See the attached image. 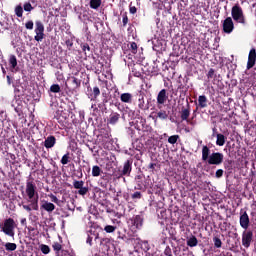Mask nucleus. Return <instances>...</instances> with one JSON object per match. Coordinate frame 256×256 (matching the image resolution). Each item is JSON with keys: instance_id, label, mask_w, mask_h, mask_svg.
Segmentation results:
<instances>
[{"instance_id": "obj_32", "label": "nucleus", "mask_w": 256, "mask_h": 256, "mask_svg": "<svg viewBox=\"0 0 256 256\" xmlns=\"http://www.w3.org/2000/svg\"><path fill=\"white\" fill-rule=\"evenodd\" d=\"M83 185H85V182H83V181L76 180L73 183L74 189H81V188H83Z\"/></svg>"}, {"instance_id": "obj_31", "label": "nucleus", "mask_w": 256, "mask_h": 256, "mask_svg": "<svg viewBox=\"0 0 256 256\" xmlns=\"http://www.w3.org/2000/svg\"><path fill=\"white\" fill-rule=\"evenodd\" d=\"M51 93H59L61 91V86L54 84L50 87Z\"/></svg>"}, {"instance_id": "obj_23", "label": "nucleus", "mask_w": 256, "mask_h": 256, "mask_svg": "<svg viewBox=\"0 0 256 256\" xmlns=\"http://www.w3.org/2000/svg\"><path fill=\"white\" fill-rule=\"evenodd\" d=\"M138 107L139 109H145V96L143 94L138 96Z\"/></svg>"}, {"instance_id": "obj_8", "label": "nucleus", "mask_w": 256, "mask_h": 256, "mask_svg": "<svg viewBox=\"0 0 256 256\" xmlns=\"http://www.w3.org/2000/svg\"><path fill=\"white\" fill-rule=\"evenodd\" d=\"M206 162H208V165H221V163H223V154L219 152H213Z\"/></svg>"}, {"instance_id": "obj_2", "label": "nucleus", "mask_w": 256, "mask_h": 256, "mask_svg": "<svg viewBox=\"0 0 256 256\" xmlns=\"http://www.w3.org/2000/svg\"><path fill=\"white\" fill-rule=\"evenodd\" d=\"M231 16L235 23H240L241 25H245V23H247L245 14L243 13V8H241L239 4H235L232 7Z\"/></svg>"}, {"instance_id": "obj_24", "label": "nucleus", "mask_w": 256, "mask_h": 256, "mask_svg": "<svg viewBox=\"0 0 256 256\" xmlns=\"http://www.w3.org/2000/svg\"><path fill=\"white\" fill-rule=\"evenodd\" d=\"M91 9H98L101 7V0H90Z\"/></svg>"}, {"instance_id": "obj_38", "label": "nucleus", "mask_w": 256, "mask_h": 256, "mask_svg": "<svg viewBox=\"0 0 256 256\" xmlns=\"http://www.w3.org/2000/svg\"><path fill=\"white\" fill-rule=\"evenodd\" d=\"M88 191H89V188L82 186V188L79 189L78 193L79 195H87Z\"/></svg>"}, {"instance_id": "obj_26", "label": "nucleus", "mask_w": 256, "mask_h": 256, "mask_svg": "<svg viewBox=\"0 0 256 256\" xmlns=\"http://www.w3.org/2000/svg\"><path fill=\"white\" fill-rule=\"evenodd\" d=\"M92 175L93 177H99L101 175V168L99 166H93Z\"/></svg>"}, {"instance_id": "obj_5", "label": "nucleus", "mask_w": 256, "mask_h": 256, "mask_svg": "<svg viewBox=\"0 0 256 256\" xmlns=\"http://www.w3.org/2000/svg\"><path fill=\"white\" fill-rule=\"evenodd\" d=\"M35 41L41 42L43 39H45V26L43 25V22L37 20L35 22Z\"/></svg>"}, {"instance_id": "obj_47", "label": "nucleus", "mask_w": 256, "mask_h": 256, "mask_svg": "<svg viewBox=\"0 0 256 256\" xmlns=\"http://www.w3.org/2000/svg\"><path fill=\"white\" fill-rule=\"evenodd\" d=\"M130 13H131L132 15H135V13H137V8H135V6L130 7Z\"/></svg>"}, {"instance_id": "obj_15", "label": "nucleus", "mask_w": 256, "mask_h": 256, "mask_svg": "<svg viewBox=\"0 0 256 256\" xmlns=\"http://www.w3.org/2000/svg\"><path fill=\"white\" fill-rule=\"evenodd\" d=\"M55 143H56L55 136H49L44 141V147H46V149H51L55 147Z\"/></svg>"}, {"instance_id": "obj_28", "label": "nucleus", "mask_w": 256, "mask_h": 256, "mask_svg": "<svg viewBox=\"0 0 256 256\" xmlns=\"http://www.w3.org/2000/svg\"><path fill=\"white\" fill-rule=\"evenodd\" d=\"M15 15L17 17H23V6L18 5L15 7Z\"/></svg>"}, {"instance_id": "obj_12", "label": "nucleus", "mask_w": 256, "mask_h": 256, "mask_svg": "<svg viewBox=\"0 0 256 256\" xmlns=\"http://www.w3.org/2000/svg\"><path fill=\"white\" fill-rule=\"evenodd\" d=\"M240 227H242V229H249V215L247 212H244L240 216Z\"/></svg>"}, {"instance_id": "obj_53", "label": "nucleus", "mask_w": 256, "mask_h": 256, "mask_svg": "<svg viewBox=\"0 0 256 256\" xmlns=\"http://www.w3.org/2000/svg\"><path fill=\"white\" fill-rule=\"evenodd\" d=\"M8 85H11V76H6Z\"/></svg>"}, {"instance_id": "obj_29", "label": "nucleus", "mask_w": 256, "mask_h": 256, "mask_svg": "<svg viewBox=\"0 0 256 256\" xmlns=\"http://www.w3.org/2000/svg\"><path fill=\"white\" fill-rule=\"evenodd\" d=\"M71 81H72L74 89H78V87H81V80H79L75 77H72Z\"/></svg>"}, {"instance_id": "obj_36", "label": "nucleus", "mask_w": 256, "mask_h": 256, "mask_svg": "<svg viewBox=\"0 0 256 256\" xmlns=\"http://www.w3.org/2000/svg\"><path fill=\"white\" fill-rule=\"evenodd\" d=\"M157 117L159 119H167V117H169V115L165 111H160V112L157 113Z\"/></svg>"}, {"instance_id": "obj_54", "label": "nucleus", "mask_w": 256, "mask_h": 256, "mask_svg": "<svg viewBox=\"0 0 256 256\" xmlns=\"http://www.w3.org/2000/svg\"><path fill=\"white\" fill-rule=\"evenodd\" d=\"M213 73H214V71H213V69H211V70L208 72L209 77H211V75H213Z\"/></svg>"}, {"instance_id": "obj_55", "label": "nucleus", "mask_w": 256, "mask_h": 256, "mask_svg": "<svg viewBox=\"0 0 256 256\" xmlns=\"http://www.w3.org/2000/svg\"><path fill=\"white\" fill-rule=\"evenodd\" d=\"M2 73L3 75H5L7 73V71L5 70V68L2 66Z\"/></svg>"}, {"instance_id": "obj_21", "label": "nucleus", "mask_w": 256, "mask_h": 256, "mask_svg": "<svg viewBox=\"0 0 256 256\" xmlns=\"http://www.w3.org/2000/svg\"><path fill=\"white\" fill-rule=\"evenodd\" d=\"M190 115H191V110H189V105H188V108L182 109V113H181L182 121H187Z\"/></svg>"}, {"instance_id": "obj_14", "label": "nucleus", "mask_w": 256, "mask_h": 256, "mask_svg": "<svg viewBox=\"0 0 256 256\" xmlns=\"http://www.w3.org/2000/svg\"><path fill=\"white\" fill-rule=\"evenodd\" d=\"M165 101H167V90L162 89L157 96V103L158 105L165 104Z\"/></svg>"}, {"instance_id": "obj_4", "label": "nucleus", "mask_w": 256, "mask_h": 256, "mask_svg": "<svg viewBox=\"0 0 256 256\" xmlns=\"http://www.w3.org/2000/svg\"><path fill=\"white\" fill-rule=\"evenodd\" d=\"M128 225L134 233L139 231V229L143 227V217H141V215L133 216L128 220Z\"/></svg>"}, {"instance_id": "obj_3", "label": "nucleus", "mask_w": 256, "mask_h": 256, "mask_svg": "<svg viewBox=\"0 0 256 256\" xmlns=\"http://www.w3.org/2000/svg\"><path fill=\"white\" fill-rule=\"evenodd\" d=\"M15 220L13 218L5 219L1 228V232L8 237H15Z\"/></svg>"}, {"instance_id": "obj_45", "label": "nucleus", "mask_w": 256, "mask_h": 256, "mask_svg": "<svg viewBox=\"0 0 256 256\" xmlns=\"http://www.w3.org/2000/svg\"><path fill=\"white\" fill-rule=\"evenodd\" d=\"M82 49H83L84 52L91 51V48L89 47V44H84L82 46Z\"/></svg>"}, {"instance_id": "obj_44", "label": "nucleus", "mask_w": 256, "mask_h": 256, "mask_svg": "<svg viewBox=\"0 0 256 256\" xmlns=\"http://www.w3.org/2000/svg\"><path fill=\"white\" fill-rule=\"evenodd\" d=\"M133 199H141V192H135L133 195H132Z\"/></svg>"}, {"instance_id": "obj_20", "label": "nucleus", "mask_w": 256, "mask_h": 256, "mask_svg": "<svg viewBox=\"0 0 256 256\" xmlns=\"http://www.w3.org/2000/svg\"><path fill=\"white\" fill-rule=\"evenodd\" d=\"M129 173H131V162L129 160H127L124 163V167L122 170V175H129Z\"/></svg>"}, {"instance_id": "obj_9", "label": "nucleus", "mask_w": 256, "mask_h": 256, "mask_svg": "<svg viewBox=\"0 0 256 256\" xmlns=\"http://www.w3.org/2000/svg\"><path fill=\"white\" fill-rule=\"evenodd\" d=\"M256 63V50L252 48L248 55L247 69H253Z\"/></svg>"}, {"instance_id": "obj_6", "label": "nucleus", "mask_w": 256, "mask_h": 256, "mask_svg": "<svg viewBox=\"0 0 256 256\" xmlns=\"http://www.w3.org/2000/svg\"><path fill=\"white\" fill-rule=\"evenodd\" d=\"M222 28L227 35H231V32L235 30V23L233 22V18L227 17L222 22Z\"/></svg>"}, {"instance_id": "obj_1", "label": "nucleus", "mask_w": 256, "mask_h": 256, "mask_svg": "<svg viewBox=\"0 0 256 256\" xmlns=\"http://www.w3.org/2000/svg\"><path fill=\"white\" fill-rule=\"evenodd\" d=\"M25 193L30 204H22V208L25 211H28V213H31V211H39V193L37 192V186L35 183L28 181L26 183Z\"/></svg>"}, {"instance_id": "obj_52", "label": "nucleus", "mask_w": 256, "mask_h": 256, "mask_svg": "<svg viewBox=\"0 0 256 256\" xmlns=\"http://www.w3.org/2000/svg\"><path fill=\"white\" fill-rule=\"evenodd\" d=\"M156 165H157V164H155V163L149 164V169H155Z\"/></svg>"}, {"instance_id": "obj_41", "label": "nucleus", "mask_w": 256, "mask_h": 256, "mask_svg": "<svg viewBox=\"0 0 256 256\" xmlns=\"http://www.w3.org/2000/svg\"><path fill=\"white\" fill-rule=\"evenodd\" d=\"M33 21H28V22H26V24H25V27H26V29H29L30 31L31 30H33Z\"/></svg>"}, {"instance_id": "obj_43", "label": "nucleus", "mask_w": 256, "mask_h": 256, "mask_svg": "<svg viewBox=\"0 0 256 256\" xmlns=\"http://www.w3.org/2000/svg\"><path fill=\"white\" fill-rule=\"evenodd\" d=\"M216 177L219 179L221 177H223V169H218L216 171Z\"/></svg>"}, {"instance_id": "obj_11", "label": "nucleus", "mask_w": 256, "mask_h": 256, "mask_svg": "<svg viewBox=\"0 0 256 256\" xmlns=\"http://www.w3.org/2000/svg\"><path fill=\"white\" fill-rule=\"evenodd\" d=\"M9 66L12 73H17L19 67H17V57L15 55H10L9 57Z\"/></svg>"}, {"instance_id": "obj_42", "label": "nucleus", "mask_w": 256, "mask_h": 256, "mask_svg": "<svg viewBox=\"0 0 256 256\" xmlns=\"http://www.w3.org/2000/svg\"><path fill=\"white\" fill-rule=\"evenodd\" d=\"M49 197H50L52 203H59V198H57V196L50 194Z\"/></svg>"}, {"instance_id": "obj_13", "label": "nucleus", "mask_w": 256, "mask_h": 256, "mask_svg": "<svg viewBox=\"0 0 256 256\" xmlns=\"http://www.w3.org/2000/svg\"><path fill=\"white\" fill-rule=\"evenodd\" d=\"M121 115L117 112H113L110 114L109 118L107 119V124L108 125H117L119 122Z\"/></svg>"}, {"instance_id": "obj_33", "label": "nucleus", "mask_w": 256, "mask_h": 256, "mask_svg": "<svg viewBox=\"0 0 256 256\" xmlns=\"http://www.w3.org/2000/svg\"><path fill=\"white\" fill-rule=\"evenodd\" d=\"M115 229H117V227L111 226V225H107V226H105L104 231L106 233H114Z\"/></svg>"}, {"instance_id": "obj_56", "label": "nucleus", "mask_w": 256, "mask_h": 256, "mask_svg": "<svg viewBox=\"0 0 256 256\" xmlns=\"http://www.w3.org/2000/svg\"><path fill=\"white\" fill-rule=\"evenodd\" d=\"M14 91H15V93H17V91H19V89H17V86H14Z\"/></svg>"}, {"instance_id": "obj_18", "label": "nucleus", "mask_w": 256, "mask_h": 256, "mask_svg": "<svg viewBox=\"0 0 256 256\" xmlns=\"http://www.w3.org/2000/svg\"><path fill=\"white\" fill-rule=\"evenodd\" d=\"M225 141H227V137H225V135L223 134L216 135V145H218V147H223V145H225Z\"/></svg>"}, {"instance_id": "obj_49", "label": "nucleus", "mask_w": 256, "mask_h": 256, "mask_svg": "<svg viewBox=\"0 0 256 256\" xmlns=\"http://www.w3.org/2000/svg\"><path fill=\"white\" fill-rule=\"evenodd\" d=\"M131 49H133V51H137V43L133 42L131 44Z\"/></svg>"}, {"instance_id": "obj_25", "label": "nucleus", "mask_w": 256, "mask_h": 256, "mask_svg": "<svg viewBox=\"0 0 256 256\" xmlns=\"http://www.w3.org/2000/svg\"><path fill=\"white\" fill-rule=\"evenodd\" d=\"M5 249H6V251H15L17 249V244L11 243V242H7L5 244Z\"/></svg>"}, {"instance_id": "obj_19", "label": "nucleus", "mask_w": 256, "mask_h": 256, "mask_svg": "<svg viewBox=\"0 0 256 256\" xmlns=\"http://www.w3.org/2000/svg\"><path fill=\"white\" fill-rule=\"evenodd\" d=\"M198 105L201 109H205L207 107V96L201 95L198 97Z\"/></svg>"}, {"instance_id": "obj_50", "label": "nucleus", "mask_w": 256, "mask_h": 256, "mask_svg": "<svg viewBox=\"0 0 256 256\" xmlns=\"http://www.w3.org/2000/svg\"><path fill=\"white\" fill-rule=\"evenodd\" d=\"M123 24L127 25V23L129 22V19L127 18V16L123 17Z\"/></svg>"}, {"instance_id": "obj_48", "label": "nucleus", "mask_w": 256, "mask_h": 256, "mask_svg": "<svg viewBox=\"0 0 256 256\" xmlns=\"http://www.w3.org/2000/svg\"><path fill=\"white\" fill-rule=\"evenodd\" d=\"M86 243H88V245H93V238H91L90 236H88Z\"/></svg>"}, {"instance_id": "obj_7", "label": "nucleus", "mask_w": 256, "mask_h": 256, "mask_svg": "<svg viewBox=\"0 0 256 256\" xmlns=\"http://www.w3.org/2000/svg\"><path fill=\"white\" fill-rule=\"evenodd\" d=\"M252 241H253V231H251V230L244 231L242 233V245H243V247H245L246 249H249V247H251Z\"/></svg>"}, {"instance_id": "obj_46", "label": "nucleus", "mask_w": 256, "mask_h": 256, "mask_svg": "<svg viewBox=\"0 0 256 256\" xmlns=\"http://www.w3.org/2000/svg\"><path fill=\"white\" fill-rule=\"evenodd\" d=\"M164 255H166V256H172V254H171V248H166L165 251H164Z\"/></svg>"}, {"instance_id": "obj_16", "label": "nucleus", "mask_w": 256, "mask_h": 256, "mask_svg": "<svg viewBox=\"0 0 256 256\" xmlns=\"http://www.w3.org/2000/svg\"><path fill=\"white\" fill-rule=\"evenodd\" d=\"M120 101H122V103H132L133 95L131 93H123L120 96Z\"/></svg>"}, {"instance_id": "obj_17", "label": "nucleus", "mask_w": 256, "mask_h": 256, "mask_svg": "<svg viewBox=\"0 0 256 256\" xmlns=\"http://www.w3.org/2000/svg\"><path fill=\"white\" fill-rule=\"evenodd\" d=\"M211 157V150L207 146L202 147V161H208Z\"/></svg>"}, {"instance_id": "obj_37", "label": "nucleus", "mask_w": 256, "mask_h": 256, "mask_svg": "<svg viewBox=\"0 0 256 256\" xmlns=\"http://www.w3.org/2000/svg\"><path fill=\"white\" fill-rule=\"evenodd\" d=\"M62 165H67L69 163V154H65L61 159Z\"/></svg>"}, {"instance_id": "obj_40", "label": "nucleus", "mask_w": 256, "mask_h": 256, "mask_svg": "<svg viewBox=\"0 0 256 256\" xmlns=\"http://www.w3.org/2000/svg\"><path fill=\"white\" fill-rule=\"evenodd\" d=\"M93 94H94V97H99V95H101V91L99 90V87L93 88Z\"/></svg>"}, {"instance_id": "obj_34", "label": "nucleus", "mask_w": 256, "mask_h": 256, "mask_svg": "<svg viewBox=\"0 0 256 256\" xmlns=\"http://www.w3.org/2000/svg\"><path fill=\"white\" fill-rule=\"evenodd\" d=\"M213 241H214V245H215V247H217V249H220V247L223 245V242H221L220 238L215 237L213 239Z\"/></svg>"}, {"instance_id": "obj_51", "label": "nucleus", "mask_w": 256, "mask_h": 256, "mask_svg": "<svg viewBox=\"0 0 256 256\" xmlns=\"http://www.w3.org/2000/svg\"><path fill=\"white\" fill-rule=\"evenodd\" d=\"M20 223H21V225H27V219L26 218H22Z\"/></svg>"}, {"instance_id": "obj_27", "label": "nucleus", "mask_w": 256, "mask_h": 256, "mask_svg": "<svg viewBox=\"0 0 256 256\" xmlns=\"http://www.w3.org/2000/svg\"><path fill=\"white\" fill-rule=\"evenodd\" d=\"M40 250L42 251V253H43L44 255H49V253H51V248H49V246H48V245H45V244H42V245L40 246Z\"/></svg>"}, {"instance_id": "obj_30", "label": "nucleus", "mask_w": 256, "mask_h": 256, "mask_svg": "<svg viewBox=\"0 0 256 256\" xmlns=\"http://www.w3.org/2000/svg\"><path fill=\"white\" fill-rule=\"evenodd\" d=\"M178 140L179 135H173L168 138V143H170V145H175V143H177Z\"/></svg>"}, {"instance_id": "obj_22", "label": "nucleus", "mask_w": 256, "mask_h": 256, "mask_svg": "<svg viewBox=\"0 0 256 256\" xmlns=\"http://www.w3.org/2000/svg\"><path fill=\"white\" fill-rule=\"evenodd\" d=\"M198 243H199V241H197V237H195V236H192L187 239L188 247H197Z\"/></svg>"}, {"instance_id": "obj_10", "label": "nucleus", "mask_w": 256, "mask_h": 256, "mask_svg": "<svg viewBox=\"0 0 256 256\" xmlns=\"http://www.w3.org/2000/svg\"><path fill=\"white\" fill-rule=\"evenodd\" d=\"M40 209L47 211V213H53V211H55V204H53L47 200H42Z\"/></svg>"}, {"instance_id": "obj_39", "label": "nucleus", "mask_w": 256, "mask_h": 256, "mask_svg": "<svg viewBox=\"0 0 256 256\" xmlns=\"http://www.w3.org/2000/svg\"><path fill=\"white\" fill-rule=\"evenodd\" d=\"M52 247H53L54 251H61V249L63 248V247L61 246V244L58 243V242L54 243V244L52 245Z\"/></svg>"}, {"instance_id": "obj_35", "label": "nucleus", "mask_w": 256, "mask_h": 256, "mask_svg": "<svg viewBox=\"0 0 256 256\" xmlns=\"http://www.w3.org/2000/svg\"><path fill=\"white\" fill-rule=\"evenodd\" d=\"M23 9L24 11L31 12L33 11V6L29 2H26L24 3Z\"/></svg>"}]
</instances>
